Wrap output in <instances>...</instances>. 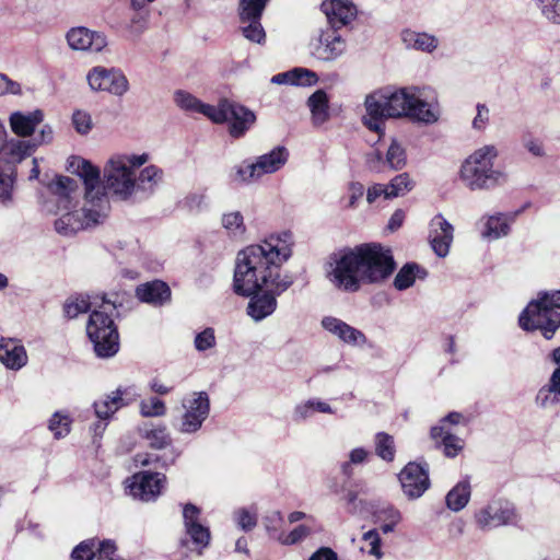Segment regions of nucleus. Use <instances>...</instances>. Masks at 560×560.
Returning a JSON list of instances; mask_svg holds the SVG:
<instances>
[{"label": "nucleus", "instance_id": "nucleus-1", "mask_svg": "<svg viewBox=\"0 0 560 560\" xmlns=\"http://www.w3.org/2000/svg\"><path fill=\"white\" fill-rule=\"evenodd\" d=\"M292 234L283 232L237 254L233 289L238 295L252 296L247 314L256 322L276 311L277 296L294 282L292 275L281 272L282 265L292 256Z\"/></svg>", "mask_w": 560, "mask_h": 560}, {"label": "nucleus", "instance_id": "nucleus-2", "mask_svg": "<svg viewBox=\"0 0 560 560\" xmlns=\"http://www.w3.org/2000/svg\"><path fill=\"white\" fill-rule=\"evenodd\" d=\"M395 268L389 248L378 243H364L332 254L327 278L337 289L353 293L364 284L383 283Z\"/></svg>", "mask_w": 560, "mask_h": 560}, {"label": "nucleus", "instance_id": "nucleus-3", "mask_svg": "<svg viewBox=\"0 0 560 560\" xmlns=\"http://www.w3.org/2000/svg\"><path fill=\"white\" fill-rule=\"evenodd\" d=\"M364 105L368 116L363 122L375 132H381L384 118L409 117L424 124H433L439 118V112L421 98L418 88H387L368 95Z\"/></svg>", "mask_w": 560, "mask_h": 560}, {"label": "nucleus", "instance_id": "nucleus-4", "mask_svg": "<svg viewBox=\"0 0 560 560\" xmlns=\"http://www.w3.org/2000/svg\"><path fill=\"white\" fill-rule=\"evenodd\" d=\"M72 173H75L84 184V206L81 211L67 212L55 221L56 231L65 236L97 224L109 210L108 197L100 187V170L90 161L72 156L69 162Z\"/></svg>", "mask_w": 560, "mask_h": 560}, {"label": "nucleus", "instance_id": "nucleus-5", "mask_svg": "<svg viewBox=\"0 0 560 560\" xmlns=\"http://www.w3.org/2000/svg\"><path fill=\"white\" fill-rule=\"evenodd\" d=\"M174 102L180 109L192 114H202L215 124L230 121V133L235 138L243 136L255 121L253 112L228 100L213 106L202 103L187 91L177 90L174 93Z\"/></svg>", "mask_w": 560, "mask_h": 560}, {"label": "nucleus", "instance_id": "nucleus-6", "mask_svg": "<svg viewBox=\"0 0 560 560\" xmlns=\"http://www.w3.org/2000/svg\"><path fill=\"white\" fill-rule=\"evenodd\" d=\"M149 156L143 153L115 154L104 166V185L100 187L107 196L108 190L114 197L126 201L133 197L136 170L147 163Z\"/></svg>", "mask_w": 560, "mask_h": 560}, {"label": "nucleus", "instance_id": "nucleus-7", "mask_svg": "<svg viewBox=\"0 0 560 560\" xmlns=\"http://www.w3.org/2000/svg\"><path fill=\"white\" fill-rule=\"evenodd\" d=\"M116 307L114 301L101 296L86 324V334L100 358L114 357L119 350V335L112 318Z\"/></svg>", "mask_w": 560, "mask_h": 560}, {"label": "nucleus", "instance_id": "nucleus-8", "mask_svg": "<svg viewBox=\"0 0 560 560\" xmlns=\"http://www.w3.org/2000/svg\"><path fill=\"white\" fill-rule=\"evenodd\" d=\"M518 323L524 330L539 329L546 339H551L560 327V291L539 293L521 313Z\"/></svg>", "mask_w": 560, "mask_h": 560}, {"label": "nucleus", "instance_id": "nucleus-9", "mask_svg": "<svg viewBox=\"0 0 560 560\" xmlns=\"http://www.w3.org/2000/svg\"><path fill=\"white\" fill-rule=\"evenodd\" d=\"M498 149L488 144L476 150L462 165L460 179L471 190L489 189L505 179V175L493 168Z\"/></svg>", "mask_w": 560, "mask_h": 560}, {"label": "nucleus", "instance_id": "nucleus-10", "mask_svg": "<svg viewBox=\"0 0 560 560\" xmlns=\"http://www.w3.org/2000/svg\"><path fill=\"white\" fill-rule=\"evenodd\" d=\"M289 156V150L278 145L270 152L257 156L254 162H243L234 166L231 178L237 184H253L265 175L280 171L287 164Z\"/></svg>", "mask_w": 560, "mask_h": 560}, {"label": "nucleus", "instance_id": "nucleus-11", "mask_svg": "<svg viewBox=\"0 0 560 560\" xmlns=\"http://www.w3.org/2000/svg\"><path fill=\"white\" fill-rule=\"evenodd\" d=\"M477 527L489 532L500 526L513 524L517 520L514 504L504 499H493L474 515Z\"/></svg>", "mask_w": 560, "mask_h": 560}, {"label": "nucleus", "instance_id": "nucleus-12", "mask_svg": "<svg viewBox=\"0 0 560 560\" xmlns=\"http://www.w3.org/2000/svg\"><path fill=\"white\" fill-rule=\"evenodd\" d=\"M86 80L91 90L108 92L116 96L124 95L129 88L125 74L114 68L94 67L89 71Z\"/></svg>", "mask_w": 560, "mask_h": 560}, {"label": "nucleus", "instance_id": "nucleus-13", "mask_svg": "<svg viewBox=\"0 0 560 560\" xmlns=\"http://www.w3.org/2000/svg\"><path fill=\"white\" fill-rule=\"evenodd\" d=\"M185 413L183 415L179 431L183 433L197 432L210 412V400L206 392H196L191 398L183 404Z\"/></svg>", "mask_w": 560, "mask_h": 560}, {"label": "nucleus", "instance_id": "nucleus-14", "mask_svg": "<svg viewBox=\"0 0 560 560\" xmlns=\"http://www.w3.org/2000/svg\"><path fill=\"white\" fill-rule=\"evenodd\" d=\"M266 2H254L248 4L240 0V19L243 24L241 27L243 35L255 43H261L265 39V31L260 23L261 14L266 8Z\"/></svg>", "mask_w": 560, "mask_h": 560}, {"label": "nucleus", "instance_id": "nucleus-15", "mask_svg": "<svg viewBox=\"0 0 560 560\" xmlns=\"http://www.w3.org/2000/svg\"><path fill=\"white\" fill-rule=\"evenodd\" d=\"M401 489L409 499L420 498L430 487L428 467L409 463L399 474Z\"/></svg>", "mask_w": 560, "mask_h": 560}, {"label": "nucleus", "instance_id": "nucleus-16", "mask_svg": "<svg viewBox=\"0 0 560 560\" xmlns=\"http://www.w3.org/2000/svg\"><path fill=\"white\" fill-rule=\"evenodd\" d=\"M200 514L201 511L196 505L191 503L184 505L183 518L185 530L199 553L209 546L211 539L210 529L199 522Z\"/></svg>", "mask_w": 560, "mask_h": 560}, {"label": "nucleus", "instance_id": "nucleus-17", "mask_svg": "<svg viewBox=\"0 0 560 560\" xmlns=\"http://www.w3.org/2000/svg\"><path fill=\"white\" fill-rule=\"evenodd\" d=\"M136 392L132 388H117L109 395L94 401L95 416L101 420H108L120 408L136 400Z\"/></svg>", "mask_w": 560, "mask_h": 560}, {"label": "nucleus", "instance_id": "nucleus-18", "mask_svg": "<svg viewBox=\"0 0 560 560\" xmlns=\"http://www.w3.org/2000/svg\"><path fill=\"white\" fill-rule=\"evenodd\" d=\"M345 39L335 30L323 32L313 44L312 55L322 61H334L346 51Z\"/></svg>", "mask_w": 560, "mask_h": 560}, {"label": "nucleus", "instance_id": "nucleus-19", "mask_svg": "<svg viewBox=\"0 0 560 560\" xmlns=\"http://www.w3.org/2000/svg\"><path fill=\"white\" fill-rule=\"evenodd\" d=\"M164 481L165 476L160 472L143 471L133 476L129 491L133 498L149 502L160 494Z\"/></svg>", "mask_w": 560, "mask_h": 560}, {"label": "nucleus", "instance_id": "nucleus-20", "mask_svg": "<svg viewBox=\"0 0 560 560\" xmlns=\"http://www.w3.org/2000/svg\"><path fill=\"white\" fill-rule=\"evenodd\" d=\"M429 238L433 252L445 257L454 238V228L442 214H436L430 222Z\"/></svg>", "mask_w": 560, "mask_h": 560}, {"label": "nucleus", "instance_id": "nucleus-21", "mask_svg": "<svg viewBox=\"0 0 560 560\" xmlns=\"http://www.w3.org/2000/svg\"><path fill=\"white\" fill-rule=\"evenodd\" d=\"M67 42L74 50L100 52L107 46L106 36L86 27H74L67 33Z\"/></svg>", "mask_w": 560, "mask_h": 560}, {"label": "nucleus", "instance_id": "nucleus-22", "mask_svg": "<svg viewBox=\"0 0 560 560\" xmlns=\"http://www.w3.org/2000/svg\"><path fill=\"white\" fill-rule=\"evenodd\" d=\"M322 326L325 330L349 346L362 347L366 343V337L361 330L337 317L325 316L322 319Z\"/></svg>", "mask_w": 560, "mask_h": 560}, {"label": "nucleus", "instance_id": "nucleus-23", "mask_svg": "<svg viewBox=\"0 0 560 560\" xmlns=\"http://www.w3.org/2000/svg\"><path fill=\"white\" fill-rule=\"evenodd\" d=\"M322 11L335 31L349 24L357 15L355 5L348 0H326L322 3Z\"/></svg>", "mask_w": 560, "mask_h": 560}, {"label": "nucleus", "instance_id": "nucleus-24", "mask_svg": "<svg viewBox=\"0 0 560 560\" xmlns=\"http://www.w3.org/2000/svg\"><path fill=\"white\" fill-rule=\"evenodd\" d=\"M163 175V171L155 165L144 167L139 175L135 177L133 197L148 198L153 195L158 186L162 183Z\"/></svg>", "mask_w": 560, "mask_h": 560}, {"label": "nucleus", "instance_id": "nucleus-25", "mask_svg": "<svg viewBox=\"0 0 560 560\" xmlns=\"http://www.w3.org/2000/svg\"><path fill=\"white\" fill-rule=\"evenodd\" d=\"M136 296L144 303L154 306L163 305L171 300L170 287L161 281L154 280L140 284L136 289Z\"/></svg>", "mask_w": 560, "mask_h": 560}, {"label": "nucleus", "instance_id": "nucleus-26", "mask_svg": "<svg viewBox=\"0 0 560 560\" xmlns=\"http://www.w3.org/2000/svg\"><path fill=\"white\" fill-rule=\"evenodd\" d=\"M48 189L56 196L58 206L68 209L78 197L79 180L68 176H57L56 180L48 185Z\"/></svg>", "mask_w": 560, "mask_h": 560}, {"label": "nucleus", "instance_id": "nucleus-27", "mask_svg": "<svg viewBox=\"0 0 560 560\" xmlns=\"http://www.w3.org/2000/svg\"><path fill=\"white\" fill-rule=\"evenodd\" d=\"M0 362L10 370H20L27 363V353L14 340L0 338Z\"/></svg>", "mask_w": 560, "mask_h": 560}, {"label": "nucleus", "instance_id": "nucleus-28", "mask_svg": "<svg viewBox=\"0 0 560 560\" xmlns=\"http://www.w3.org/2000/svg\"><path fill=\"white\" fill-rule=\"evenodd\" d=\"M42 110H34L28 114L15 112L10 116L12 131L20 137L31 136L35 128L43 121Z\"/></svg>", "mask_w": 560, "mask_h": 560}, {"label": "nucleus", "instance_id": "nucleus-29", "mask_svg": "<svg viewBox=\"0 0 560 560\" xmlns=\"http://www.w3.org/2000/svg\"><path fill=\"white\" fill-rule=\"evenodd\" d=\"M430 435L438 446H443V453L446 457L453 458L463 450V441L446 430L445 425L432 427Z\"/></svg>", "mask_w": 560, "mask_h": 560}, {"label": "nucleus", "instance_id": "nucleus-30", "mask_svg": "<svg viewBox=\"0 0 560 560\" xmlns=\"http://www.w3.org/2000/svg\"><path fill=\"white\" fill-rule=\"evenodd\" d=\"M402 43L407 48L432 52L438 48L439 39L431 34L405 30L401 33Z\"/></svg>", "mask_w": 560, "mask_h": 560}, {"label": "nucleus", "instance_id": "nucleus-31", "mask_svg": "<svg viewBox=\"0 0 560 560\" xmlns=\"http://www.w3.org/2000/svg\"><path fill=\"white\" fill-rule=\"evenodd\" d=\"M101 296H94L93 300H90L89 296L84 295H72L68 298L63 304V313L65 316L72 319L78 317L82 313H86L98 305Z\"/></svg>", "mask_w": 560, "mask_h": 560}, {"label": "nucleus", "instance_id": "nucleus-32", "mask_svg": "<svg viewBox=\"0 0 560 560\" xmlns=\"http://www.w3.org/2000/svg\"><path fill=\"white\" fill-rule=\"evenodd\" d=\"M471 488L468 480L459 481L453 489L448 491L445 498L446 506L454 511H462L469 502Z\"/></svg>", "mask_w": 560, "mask_h": 560}, {"label": "nucleus", "instance_id": "nucleus-33", "mask_svg": "<svg viewBox=\"0 0 560 560\" xmlns=\"http://www.w3.org/2000/svg\"><path fill=\"white\" fill-rule=\"evenodd\" d=\"M328 103V96L324 90H317L308 97L307 105L315 125H322L329 118Z\"/></svg>", "mask_w": 560, "mask_h": 560}, {"label": "nucleus", "instance_id": "nucleus-34", "mask_svg": "<svg viewBox=\"0 0 560 560\" xmlns=\"http://www.w3.org/2000/svg\"><path fill=\"white\" fill-rule=\"evenodd\" d=\"M415 186V182L410 178L408 173H400L396 175L388 185L386 199L404 196L409 192Z\"/></svg>", "mask_w": 560, "mask_h": 560}, {"label": "nucleus", "instance_id": "nucleus-35", "mask_svg": "<svg viewBox=\"0 0 560 560\" xmlns=\"http://www.w3.org/2000/svg\"><path fill=\"white\" fill-rule=\"evenodd\" d=\"M510 226L503 215H492L486 223L482 236L489 240H498L509 234Z\"/></svg>", "mask_w": 560, "mask_h": 560}, {"label": "nucleus", "instance_id": "nucleus-36", "mask_svg": "<svg viewBox=\"0 0 560 560\" xmlns=\"http://www.w3.org/2000/svg\"><path fill=\"white\" fill-rule=\"evenodd\" d=\"M375 453L386 462H393L395 457V443L392 435L378 432L375 435Z\"/></svg>", "mask_w": 560, "mask_h": 560}, {"label": "nucleus", "instance_id": "nucleus-37", "mask_svg": "<svg viewBox=\"0 0 560 560\" xmlns=\"http://www.w3.org/2000/svg\"><path fill=\"white\" fill-rule=\"evenodd\" d=\"M418 272H420V267L417 264H406L396 275L394 287L399 291L410 288L415 283Z\"/></svg>", "mask_w": 560, "mask_h": 560}, {"label": "nucleus", "instance_id": "nucleus-38", "mask_svg": "<svg viewBox=\"0 0 560 560\" xmlns=\"http://www.w3.org/2000/svg\"><path fill=\"white\" fill-rule=\"evenodd\" d=\"M283 516L280 511H271L267 513L262 518V524L268 533L269 537L279 541V537L284 533L283 527Z\"/></svg>", "mask_w": 560, "mask_h": 560}, {"label": "nucleus", "instance_id": "nucleus-39", "mask_svg": "<svg viewBox=\"0 0 560 560\" xmlns=\"http://www.w3.org/2000/svg\"><path fill=\"white\" fill-rule=\"evenodd\" d=\"M178 454L174 451H170L168 453H164L162 456H158L155 454H137L136 455V463L140 464L141 466H149L152 463H161V467H167L170 465H173L177 458Z\"/></svg>", "mask_w": 560, "mask_h": 560}, {"label": "nucleus", "instance_id": "nucleus-40", "mask_svg": "<svg viewBox=\"0 0 560 560\" xmlns=\"http://www.w3.org/2000/svg\"><path fill=\"white\" fill-rule=\"evenodd\" d=\"M101 541L95 539H86L80 542L72 551V560H92L97 556V548Z\"/></svg>", "mask_w": 560, "mask_h": 560}, {"label": "nucleus", "instance_id": "nucleus-41", "mask_svg": "<svg viewBox=\"0 0 560 560\" xmlns=\"http://www.w3.org/2000/svg\"><path fill=\"white\" fill-rule=\"evenodd\" d=\"M386 163L392 170H400L406 164L405 149L396 140L392 141L387 150Z\"/></svg>", "mask_w": 560, "mask_h": 560}, {"label": "nucleus", "instance_id": "nucleus-42", "mask_svg": "<svg viewBox=\"0 0 560 560\" xmlns=\"http://www.w3.org/2000/svg\"><path fill=\"white\" fill-rule=\"evenodd\" d=\"M534 2L548 21L560 24V0H534Z\"/></svg>", "mask_w": 560, "mask_h": 560}, {"label": "nucleus", "instance_id": "nucleus-43", "mask_svg": "<svg viewBox=\"0 0 560 560\" xmlns=\"http://www.w3.org/2000/svg\"><path fill=\"white\" fill-rule=\"evenodd\" d=\"M70 423L71 421L67 415L56 412L49 420V430L56 439H61L70 432Z\"/></svg>", "mask_w": 560, "mask_h": 560}, {"label": "nucleus", "instance_id": "nucleus-44", "mask_svg": "<svg viewBox=\"0 0 560 560\" xmlns=\"http://www.w3.org/2000/svg\"><path fill=\"white\" fill-rule=\"evenodd\" d=\"M145 439L153 448H163L168 445L171 439L165 427H158L145 432Z\"/></svg>", "mask_w": 560, "mask_h": 560}, {"label": "nucleus", "instance_id": "nucleus-45", "mask_svg": "<svg viewBox=\"0 0 560 560\" xmlns=\"http://www.w3.org/2000/svg\"><path fill=\"white\" fill-rule=\"evenodd\" d=\"M310 535L311 528L308 526L299 525L295 528H293L290 533H283L282 536L279 537V542L284 546H292L303 541Z\"/></svg>", "mask_w": 560, "mask_h": 560}, {"label": "nucleus", "instance_id": "nucleus-46", "mask_svg": "<svg viewBox=\"0 0 560 560\" xmlns=\"http://www.w3.org/2000/svg\"><path fill=\"white\" fill-rule=\"evenodd\" d=\"M214 329L211 327L205 328L196 335L194 345L197 351L203 352L215 347Z\"/></svg>", "mask_w": 560, "mask_h": 560}, {"label": "nucleus", "instance_id": "nucleus-47", "mask_svg": "<svg viewBox=\"0 0 560 560\" xmlns=\"http://www.w3.org/2000/svg\"><path fill=\"white\" fill-rule=\"evenodd\" d=\"M166 411L164 402L156 398L151 397L148 400H142L140 404V412L143 417H159L163 416Z\"/></svg>", "mask_w": 560, "mask_h": 560}, {"label": "nucleus", "instance_id": "nucleus-48", "mask_svg": "<svg viewBox=\"0 0 560 560\" xmlns=\"http://www.w3.org/2000/svg\"><path fill=\"white\" fill-rule=\"evenodd\" d=\"M559 400H560V394H558L556 392V389L552 388L551 383L549 384V386L540 388L536 396L537 405L542 408L555 405Z\"/></svg>", "mask_w": 560, "mask_h": 560}, {"label": "nucleus", "instance_id": "nucleus-49", "mask_svg": "<svg viewBox=\"0 0 560 560\" xmlns=\"http://www.w3.org/2000/svg\"><path fill=\"white\" fill-rule=\"evenodd\" d=\"M363 540L366 541L370 546L369 553L374 556L376 559H381L383 557V552L381 550V537L376 529H371L363 534Z\"/></svg>", "mask_w": 560, "mask_h": 560}, {"label": "nucleus", "instance_id": "nucleus-50", "mask_svg": "<svg viewBox=\"0 0 560 560\" xmlns=\"http://www.w3.org/2000/svg\"><path fill=\"white\" fill-rule=\"evenodd\" d=\"M292 72H295L292 77V85H312L317 81L316 73L308 69L294 68Z\"/></svg>", "mask_w": 560, "mask_h": 560}, {"label": "nucleus", "instance_id": "nucleus-51", "mask_svg": "<svg viewBox=\"0 0 560 560\" xmlns=\"http://www.w3.org/2000/svg\"><path fill=\"white\" fill-rule=\"evenodd\" d=\"M222 225L224 229L229 231H243L244 230V219L241 212L233 211L223 214L222 217Z\"/></svg>", "mask_w": 560, "mask_h": 560}, {"label": "nucleus", "instance_id": "nucleus-52", "mask_svg": "<svg viewBox=\"0 0 560 560\" xmlns=\"http://www.w3.org/2000/svg\"><path fill=\"white\" fill-rule=\"evenodd\" d=\"M72 122L75 130L82 135L88 133L92 128L91 116L83 110H77L73 113Z\"/></svg>", "mask_w": 560, "mask_h": 560}, {"label": "nucleus", "instance_id": "nucleus-53", "mask_svg": "<svg viewBox=\"0 0 560 560\" xmlns=\"http://www.w3.org/2000/svg\"><path fill=\"white\" fill-rule=\"evenodd\" d=\"M315 412V404L314 399H310L305 402L299 404L295 406L293 411V420L295 422L303 421L310 417H312Z\"/></svg>", "mask_w": 560, "mask_h": 560}, {"label": "nucleus", "instance_id": "nucleus-54", "mask_svg": "<svg viewBox=\"0 0 560 560\" xmlns=\"http://www.w3.org/2000/svg\"><path fill=\"white\" fill-rule=\"evenodd\" d=\"M116 545L113 540H103L98 544L97 560H124L115 557Z\"/></svg>", "mask_w": 560, "mask_h": 560}, {"label": "nucleus", "instance_id": "nucleus-55", "mask_svg": "<svg viewBox=\"0 0 560 560\" xmlns=\"http://www.w3.org/2000/svg\"><path fill=\"white\" fill-rule=\"evenodd\" d=\"M477 115L472 119V128L475 130H483L489 122L490 110L486 104L478 103L476 106Z\"/></svg>", "mask_w": 560, "mask_h": 560}, {"label": "nucleus", "instance_id": "nucleus-56", "mask_svg": "<svg viewBox=\"0 0 560 560\" xmlns=\"http://www.w3.org/2000/svg\"><path fill=\"white\" fill-rule=\"evenodd\" d=\"M524 148L534 156L542 158L546 155L544 143L541 140L530 136L523 138Z\"/></svg>", "mask_w": 560, "mask_h": 560}, {"label": "nucleus", "instance_id": "nucleus-57", "mask_svg": "<svg viewBox=\"0 0 560 560\" xmlns=\"http://www.w3.org/2000/svg\"><path fill=\"white\" fill-rule=\"evenodd\" d=\"M236 520L238 526L246 532L252 530L257 524L256 515L249 513L247 510L244 509L236 512Z\"/></svg>", "mask_w": 560, "mask_h": 560}, {"label": "nucleus", "instance_id": "nucleus-58", "mask_svg": "<svg viewBox=\"0 0 560 560\" xmlns=\"http://www.w3.org/2000/svg\"><path fill=\"white\" fill-rule=\"evenodd\" d=\"M21 91L19 83L10 80L5 74L0 73V95L5 93L18 94Z\"/></svg>", "mask_w": 560, "mask_h": 560}, {"label": "nucleus", "instance_id": "nucleus-59", "mask_svg": "<svg viewBox=\"0 0 560 560\" xmlns=\"http://www.w3.org/2000/svg\"><path fill=\"white\" fill-rule=\"evenodd\" d=\"M380 517L385 522H393L398 524L401 520V514L397 509L388 505L380 511Z\"/></svg>", "mask_w": 560, "mask_h": 560}, {"label": "nucleus", "instance_id": "nucleus-60", "mask_svg": "<svg viewBox=\"0 0 560 560\" xmlns=\"http://www.w3.org/2000/svg\"><path fill=\"white\" fill-rule=\"evenodd\" d=\"M386 192H388L386 185L375 184L368 189L366 200L369 203H373L381 196L386 199Z\"/></svg>", "mask_w": 560, "mask_h": 560}, {"label": "nucleus", "instance_id": "nucleus-61", "mask_svg": "<svg viewBox=\"0 0 560 560\" xmlns=\"http://www.w3.org/2000/svg\"><path fill=\"white\" fill-rule=\"evenodd\" d=\"M308 560H338L337 553L329 547H320Z\"/></svg>", "mask_w": 560, "mask_h": 560}, {"label": "nucleus", "instance_id": "nucleus-62", "mask_svg": "<svg viewBox=\"0 0 560 560\" xmlns=\"http://www.w3.org/2000/svg\"><path fill=\"white\" fill-rule=\"evenodd\" d=\"M350 198L348 207L353 208L357 201L363 196L364 187L360 183H351L349 186Z\"/></svg>", "mask_w": 560, "mask_h": 560}, {"label": "nucleus", "instance_id": "nucleus-63", "mask_svg": "<svg viewBox=\"0 0 560 560\" xmlns=\"http://www.w3.org/2000/svg\"><path fill=\"white\" fill-rule=\"evenodd\" d=\"M368 455H369V453L364 448H362V447L354 448L350 452L349 462L351 464H362L366 459Z\"/></svg>", "mask_w": 560, "mask_h": 560}, {"label": "nucleus", "instance_id": "nucleus-64", "mask_svg": "<svg viewBox=\"0 0 560 560\" xmlns=\"http://www.w3.org/2000/svg\"><path fill=\"white\" fill-rule=\"evenodd\" d=\"M404 219H405V213L402 210L398 209L396 210L390 219H389V222H388V229L392 230V231H395L397 230L398 228L401 226L402 222H404Z\"/></svg>", "mask_w": 560, "mask_h": 560}]
</instances>
